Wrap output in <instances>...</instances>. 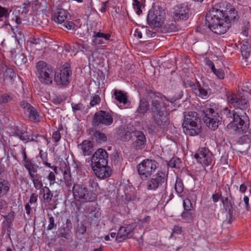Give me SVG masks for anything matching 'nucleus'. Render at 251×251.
Wrapping results in <instances>:
<instances>
[{
  "mask_svg": "<svg viewBox=\"0 0 251 251\" xmlns=\"http://www.w3.org/2000/svg\"><path fill=\"white\" fill-rule=\"evenodd\" d=\"M72 191L75 200L80 202L93 201L96 199L91 191L83 184H74Z\"/></svg>",
  "mask_w": 251,
  "mask_h": 251,
  "instance_id": "8",
  "label": "nucleus"
},
{
  "mask_svg": "<svg viewBox=\"0 0 251 251\" xmlns=\"http://www.w3.org/2000/svg\"><path fill=\"white\" fill-rule=\"evenodd\" d=\"M25 113L27 114L28 117L31 121L36 122L39 121V115L34 107L32 106Z\"/></svg>",
  "mask_w": 251,
  "mask_h": 251,
  "instance_id": "34",
  "label": "nucleus"
},
{
  "mask_svg": "<svg viewBox=\"0 0 251 251\" xmlns=\"http://www.w3.org/2000/svg\"><path fill=\"white\" fill-rule=\"evenodd\" d=\"M81 147V149L83 155H89L93 151V146L90 141L84 140L82 143L78 145Z\"/></svg>",
  "mask_w": 251,
  "mask_h": 251,
  "instance_id": "28",
  "label": "nucleus"
},
{
  "mask_svg": "<svg viewBox=\"0 0 251 251\" xmlns=\"http://www.w3.org/2000/svg\"><path fill=\"white\" fill-rule=\"evenodd\" d=\"M224 15L212 7L205 16L208 28L216 34L221 35L228 30V25L224 21Z\"/></svg>",
  "mask_w": 251,
  "mask_h": 251,
  "instance_id": "3",
  "label": "nucleus"
},
{
  "mask_svg": "<svg viewBox=\"0 0 251 251\" xmlns=\"http://www.w3.org/2000/svg\"><path fill=\"white\" fill-rule=\"evenodd\" d=\"M72 108L73 109V111L74 112H76L77 111L82 110L84 107L83 105L81 103H72L71 104Z\"/></svg>",
  "mask_w": 251,
  "mask_h": 251,
  "instance_id": "49",
  "label": "nucleus"
},
{
  "mask_svg": "<svg viewBox=\"0 0 251 251\" xmlns=\"http://www.w3.org/2000/svg\"><path fill=\"white\" fill-rule=\"evenodd\" d=\"M36 74L40 82L46 85L52 84L55 72L51 66L40 61L36 63Z\"/></svg>",
  "mask_w": 251,
  "mask_h": 251,
  "instance_id": "5",
  "label": "nucleus"
},
{
  "mask_svg": "<svg viewBox=\"0 0 251 251\" xmlns=\"http://www.w3.org/2000/svg\"><path fill=\"white\" fill-rule=\"evenodd\" d=\"M165 27L166 28V31L169 32H174L177 29L176 25L172 23L171 24H168Z\"/></svg>",
  "mask_w": 251,
  "mask_h": 251,
  "instance_id": "58",
  "label": "nucleus"
},
{
  "mask_svg": "<svg viewBox=\"0 0 251 251\" xmlns=\"http://www.w3.org/2000/svg\"><path fill=\"white\" fill-rule=\"evenodd\" d=\"M135 224H131L126 226H121L117 233L116 240L117 242H121L127 238H131L133 235V231L135 228Z\"/></svg>",
  "mask_w": 251,
  "mask_h": 251,
  "instance_id": "21",
  "label": "nucleus"
},
{
  "mask_svg": "<svg viewBox=\"0 0 251 251\" xmlns=\"http://www.w3.org/2000/svg\"><path fill=\"white\" fill-rule=\"evenodd\" d=\"M195 158L203 166H209L213 161L212 152L206 148H200L195 154Z\"/></svg>",
  "mask_w": 251,
  "mask_h": 251,
  "instance_id": "18",
  "label": "nucleus"
},
{
  "mask_svg": "<svg viewBox=\"0 0 251 251\" xmlns=\"http://www.w3.org/2000/svg\"><path fill=\"white\" fill-rule=\"evenodd\" d=\"M48 179L49 180L50 185L54 184L55 180L54 173L50 172L48 176Z\"/></svg>",
  "mask_w": 251,
  "mask_h": 251,
  "instance_id": "59",
  "label": "nucleus"
},
{
  "mask_svg": "<svg viewBox=\"0 0 251 251\" xmlns=\"http://www.w3.org/2000/svg\"><path fill=\"white\" fill-rule=\"evenodd\" d=\"M5 69L3 73L4 80H9L12 83L14 78L16 76V74L13 69L8 68L6 65H5Z\"/></svg>",
  "mask_w": 251,
  "mask_h": 251,
  "instance_id": "33",
  "label": "nucleus"
},
{
  "mask_svg": "<svg viewBox=\"0 0 251 251\" xmlns=\"http://www.w3.org/2000/svg\"><path fill=\"white\" fill-rule=\"evenodd\" d=\"M190 9L186 3L177 4L173 8L172 17L174 21L186 20L189 18Z\"/></svg>",
  "mask_w": 251,
  "mask_h": 251,
  "instance_id": "14",
  "label": "nucleus"
},
{
  "mask_svg": "<svg viewBox=\"0 0 251 251\" xmlns=\"http://www.w3.org/2000/svg\"><path fill=\"white\" fill-rule=\"evenodd\" d=\"M219 78L222 79L224 78L225 74L224 71L221 69H216V71L213 72Z\"/></svg>",
  "mask_w": 251,
  "mask_h": 251,
  "instance_id": "60",
  "label": "nucleus"
},
{
  "mask_svg": "<svg viewBox=\"0 0 251 251\" xmlns=\"http://www.w3.org/2000/svg\"><path fill=\"white\" fill-rule=\"evenodd\" d=\"M48 216L49 217V224L47 229L48 230H51L52 229L56 228L57 225L55 223V214H54L53 215H52L51 214L48 213Z\"/></svg>",
  "mask_w": 251,
  "mask_h": 251,
  "instance_id": "43",
  "label": "nucleus"
},
{
  "mask_svg": "<svg viewBox=\"0 0 251 251\" xmlns=\"http://www.w3.org/2000/svg\"><path fill=\"white\" fill-rule=\"evenodd\" d=\"M33 183L34 187L35 189L39 190L41 189L43 186V184L42 180V176L39 174H36L34 178H31Z\"/></svg>",
  "mask_w": 251,
  "mask_h": 251,
  "instance_id": "39",
  "label": "nucleus"
},
{
  "mask_svg": "<svg viewBox=\"0 0 251 251\" xmlns=\"http://www.w3.org/2000/svg\"><path fill=\"white\" fill-rule=\"evenodd\" d=\"M113 122V118L109 113L100 110L95 113L92 120V125L95 127L100 128L103 126H110Z\"/></svg>",
  "mask_w": 251,
  "mask_h": 251,
  "instance_id": "13",
  "label": "nucleus"
},
{
  "mask_svg": "<svg viewBox=\"0 0 251 251\" xmlns=\"http://www.w3.org/2000/svg\"><path fill=\"white\" fill-rule=\"evenodd\" d=\"M108 158L106 151L102 148H99L91 157V166L107 165Z\"/></svg>",
  "mask_w": 251,
  "mask_h": 251,
  "instance_id": "20",
  "label": "nucleus"
},
{
  "mask_svg": "<svg viewBox=\"0 0 251 251\" xmlns=\"http://www.w3.org/2000/svg\"><path fill=\"white\" fill-rule=\"evenodd\" d=\"M181 217L185 221L189 222L193 220V214L188 211H186L182 212Z\"/></svg>",
  "mask_w": 251,
  "mask_h": 251,
  "instance_id": "45",
  "label": "nucleus"
},
{
  "mask_svg": "<svg viewBox=\"0 0 251 251\" xmlns=\"http://www.w3.org/2000/svg\"><path fill=\"white\" fill-rule=\"evenodd\" d=\"M89 186L92 188V191L97 190V188L99 187L98 182L93 179H90L89 181Z\"/></svg>",
  "mask_w": 251,
  "mask_h": 251,
  "instance_id": "53",
  "label": "nucleus"
},
{
  "mask_svg": "<svg viewBox=\"0 0 251 251\" xmlns=\"http://www.w3.org/2000/svg\"><path fill=\"white\" fill-rule=\"evenodd\" d=\"M133 1V5L134 8L137 9V14L140 15L142 12L141 10L142 6L143 5V3L145 0H132Z\"/></svg>",
  "mask_w": 251,
  "mask_h": 251,
  "instance_id": "44",
  "label": "nucleus"
},
{
  "mask_svg": "<svg viewBox=\"0 0 251 251\" xmlns=\"http://www.w3.org/2000/svg\"><path fill=\"white\" fill-rule=\"evenodd\" d=\"M176 192L178 193H181L183 191V184L181 180H177L175 186Z\"/></svg>",
  "mask_w": 251,
  "mask_h": 251,
  "instance_id": "46",
  "label": "nucleus"
},
{
  "mask_svg": "<svg viewBox=\"0 0 251 251\" xmlns=\"http://www.w3.org/2000/svg\"><path fill=\"white\" fill-rule=\"evenodd\" d=\"M52 138L54 140V141L55 142H58L61 138V135L59 131L58 130H57L56 131L54 132L52 134Z\"/></svg>",
  "mask_w": 251,
  "mask_h": 251,
  "instance_id": "62",
  "label": "nucleus"
},
{
  "mask_svg": "<svg viewBox=\"0 0 251 251\" xmlns=\"http://www.w3.org/2000/svg\"><path fill=\"white\" fill-rule=\"evenodd\" d=\"M63 26L67 29H72L75 27V24L72 22L66 21Z\"/></svg>",
  "mask_w": 251,
  "mask_h": 251,
  "instance_id": "61",
  "label": "nucleus"
},
{
  "mask_svg": "<svg viewBox=\"0 0 251 251\" xmlns=\"http://www.w3.org/2000/svg\"><path fill=\"white\" fill-rule=\"evenodd\" d=\"M189 86L192 88L195 95L201 99H206L212 94L211 90L208 84L203 82L201 84L199 82H197L196 83L191 82Z\"/></svg>",
  "mask_w": 251,
  "mask_h": 251,
  "instance_id": "15",
  "label": "nucleus"
},
{
  "mask_svg": "<svg viewBox=\"0 0 251 251\" xmlns=\"http://www.w3.org/2000/svg\"><path fill=\"white\" fill-rule=\"evenodd\" d=\"M15 96L11 92H0V104L4 105L8 102L12 101Z\"/></svg>",
  "mask_w": 251,
  "mask_h": 251,
  "instance_id": "30",
  "label": "nucleus"
},
{
  "mask_svg": "<svg viewBox=\"0 0 251 251\" xmlns=\"http://www.w3.org/2000/svg\"><path fill=\"white\" fill-rule=\"evenodd\" d=\"M3 218L5 220L4 222H7L11 225V222L13 220L14 218V212H10L7 215L3 216Z\"/></svg>",
  "mask_w": 251,
  "mask_h": 251,
  "instance_id": "50",
  "label": "nucleus"
},
{
  "mask_svg": "<svg viewBox=\"0 0 251 251\" xmlns=\"http://www.w3.org/2000/svg\"><path fill=\"white\" fill-rule=\"evenodd\" d=\"M201 122L196 112H189L185 116L182 124L185 133L190 136L199 134L201 132Z\"/></svg>",
  "mask_w": 251,
  "mask_h": 251,
  "instance_id": "4",
  "label": "nucleus"
},
{
  "mask_svg": "<svg viewBox=\"0 0 251 251\" xmlns=\"http://www.w3.org/2000/svg\"><path fill=\"white\" fill-rule=\"evenodd\" d=\"M68 12L63 9H59L53 16V20L57 23L61 24L67 19Z\"/></svg>",
  "mask_w": 251,
  "mask_h": 251,
  "instance_id": "27",
  "label": "nucleus"
},
{
  "mask_svg": "<svg viewBox=\"0 0 251 251\" xmlns=\"http://www.w3.org/2000/svg\"><path fill=\"white\" fill-rule=\"evenodd\" d=\"M168 173L166 171H158L149 178L146 182V188L149 191H155L167 184Z\"/></svg>",
  "mask_w": 251,
  "mask_h": 251,
  "instance_id": "9",
  "label": "nucleus"
},
{
  "mask_svg": "<svg viewBox=\"0 0 251 251\" xmlns=\"http://www.w3.org/2000/svg\"><path fill=\"white\" fill-rule=\"evenodd\" d=\"M145 94L151 102L150 111L153 124L149 125V129L154 133L163 130L165 126L169 124L167 106L163 100L166 97H163L161 93L155 92L153 88L149 86L146 87Z\"/></svg>",
  "mask_w": 251,
  "mask_h": 251,
  "instance_id": "1",
  "label": "nucleus"
},
{
  "mask_svg": "<svg viewBox=\"0 0 251 251\" xmlns=\"http://www.w3.org/2000/svg\"><path fill=\"white\" fill-rule=\"evenodd\" d=\"M74 48L76 50V52L79 51H83L84 49L87 50V49L84 46L83 44H81L79 43H75Z\"/></svg>",
  "mask_w": 251,
  "mask_h": 251,
  "instance_id": "54",
  "label": "nucleus"
},
{
  "mask_svg": "<svg viewBox=\"0 0 251 251\" xmlns=\"http://www.w3.org/2000/svg\"><path fill=\"white\" fill-rule=\"evenodd\" d=\"M132 134V143L131 148L136 151L143 150L146 147L147 142L145 134L139 130L133 131Z\"/></svg>",
  "mask_w": 251,
  "mask_h": 251,
  "instance_id": "19",
  "label": "nucleus"
},
{
  "mask_svg": "<svg viewBox=\"0 0 251 251\" xmlns=\"http://www.w3.org/2000/svg\"><path fill=\"white\" fill-rule=\"evenodd\" d=\"M115 99L118 102L119 106L121 108H126L129 105L126 93L120 90H115L114 92Z\"/></svg>",
  "mask_w": 251,
  "mask_h": 251,
  "instance_id": "24",
  "label": "nucleus"
},
{
  "mask_svg": "<svg viewBox=\"0 0 251 251\" xmlns=\"http://www.w3.org/2000/svg\"><path fill=\"white\" fill-rule=\"evenodd\" d=\"M249 22H246L245 23H244V25L242 27V33L244 35V36H248V30H249V26H250L249 25Z\"/></svg>",
  "mask_w": 251,
  "mask_h": 251,
  "instance_id": "56",
  "label": "nucleus"
},
{
  "mask_svg": "<svg viewBox=\"0 0 251 251\" xmlns=\"http://www.w3.org/2000/svg\"><path fill=\"white\" fill-rule=\"evenodd\" d=\"M60 170L63 173V178L66 186L70 188V186H72L73 180L71 177V171L69 167L67 165L66 163L64 162L62 164Z\"/></svg>",
  "mask_w": 251,
  "mask_h": 251,
  "instance_id": "25",
  "label": "nucleus"
},
{
  "mask_svg": "<svg viewBox=\"0 0 251 251\" xmlns=\"http://www.w3.org/2000/svg\"><path fill=\"white\" fill-rule=\"evenodd\" d=\"M11 184L9 181H4L3 183L0 182V197L2 195L7 194L9 190Z\"/></svg>",
  "mask_w": 251,
  "mask_h": 251,
  "instance_id": "37",
  "label": "nucleus"
},
{
  "mask_svg": "<svg viewBox=\"0 0 251 251\" xmlns=\"http://www.w3.org/2000/svg\"><path fill=\"white\" fill-rule=\"evenodd\" d=\"M166 13L163 7L155 5L149 10L147 22L151 27H159L162 25L165 19Z\"/></svg>",
  "mask_w": 251,
  "mask_h": 251,
  "instance_id": "6",
  "label": "nucleus"
},
{
  "mask_svg": "<svg viewBox=\"0 0 251 251\" xmlns=\"http://www.w3.org/2000/svg\"><path fill=\"white\" fill-rule=\"evenodd\" d=\"M96 176L100 179L109 177L111 174V170L107 165H96L91 166Z\"/></svg>",
  "mask_w": 251,
  "mask_h": 251,
  "instance_id": "22",
  "label": "nucleus"
},
{
  "mask_svg": "<svg viewBox=\"0 0 251 251\" xmlns=\"http://www.w3.org/2000/svg\"><path fill=\"white\" fill-rule=\"evenodd\" d=\"M92 138L97 144H101L102 143L107 142V137L106 134L99 130L95 131L92 135Z\"/></svg>",
  "mask_w": 251,
  "mask_h": 251,
  "instance_id": "31",
  "label": "nucleus"
},
{
  "mask_svg": "<svg viewBox=\"0 0 251 251\" xmlns=\"http://www.w3.org/2000/svg\"><path fill=\"white\" fill-rule=\"evenodd\" d=\"M100 97L97 95H95L93 97V99L91 100L90 104L92 106H94L98 104L100 102Z\"/></svg>",
  "mask_w": 251,
  "mask_h": 251,
  "instance_id": "55",
  "label": "nucleus"
},
{
  "mask_svg": "<svg viewBox=\"0 0 251 251\" xmlns=\"http://www.w3.org/2000/svg\"><path fill=\"white\" fill-rule=\"evenodd\" d=\"M230 199L226 196V197L221 196V200L225 210L227 212L229 219L228 221V223H231L233 218V214L236 212L239 211L238 207L240 206L242 202L241 197L239 199H235L232 197L230 195Z\"/></svg>",
  "mask_w": 251,
  "mask_h": 251,
  "instance_id": "12",
  "label": "nucleus"
},
{
  "mask_svg": "<svg viewBox=\"0 0 251 251\" xmlns=\"http://www.w3.org/2000/svg\"><path fill=\"white\" fill-rule=\"evenodd\" d=\"M231 6V5L230 3L226 1H221L216 3L212 7L217 11L220 12V13H222L223 15H225V13L227 12Z\"/></svg>",
  "mask_w": 251,
  "mask_h": 251,
  "instance_id": "32",
  "label": "nucleus"
},
{
  "mask_svg": "<svg viewBox=\"0 0 251 251\" xmlns=\"http://www.w3.org/2000/svg\"><path fill=\"white\" fill-rule=\"evenodd\" d=\"M158 165V163L155 160L150 159L143 160L136 166L140 178L143 180H147L156 171Z\"/></svg>",
  "mask_w": 251,
  "mask_h": 251,
  "instance_id": "7",
  "label": "nucleus"
},
{
  "mask_svg": "<svg viewBox=\"0 0 251 251\" xmlns=\"http://www.w3.org/2000/svg\"><path fill=\"white\" fill-rule=\"evenodd\" d=\"M221 117L222 120L223 119L224 122H229L227 127L231 128L232 131H243L248 126L247 115L245 112L239 114L238 112L225 107L222 111Z\"/></svg>",
  "mask_w": 251,
  "mask_h": 251,
  "instance_id": "2",
  "label": "nucleus"
},
{
  "mask_svg": "<svg viewBox=\"0 0 251 251\" xmlns=\"http://www.w3.org/2000/svg\"><path fill=\"white\" fill-rule=\"evenodd\" d=\"M42 192L44 194L43 199L45 202L50 201L52 198V194L48 187L45 186L43 189Z\"/></svg>",
  "mask_w": 251,
  "mask_h": 251,
  "instance_id": "40",
  "label": "nucleus"
},
{
  "mask_svg": "<svg viewBox=\"0 0 251 251\" xmlns=\"http://www.w3.org/2000/svg\"><path fill=\"white\" fill-rule=\"evenodd\" d=\"M226 95L227 101L234 107L241 110H245L248 108V101L244 97L237 95L230 92H227Z\"/></svg>",
  "mask_w": 251,
  "mask_h": 251,
  "instance_id": "16",
  "label": "nucleus"
},
{
  "mask_svg": "<svg viewBox=\"0 0 251 251\" xmlns=\"http://www.w3.org/2000/svg\"><path fill=\"white\" fill-rule=\"evenodd\" d=\"M148 109H150L148 102L144 99L141 100L137 109L138 112L144 114L146 113Z\"/></svg>",
  "mask_w": 251,
  "mask_h": 251,
  "instance_id": "36",
  "label": "nucleus"
},
{
  "mask_svg": "<svg viewBox=\"0 0 251 251\" xmlns=\"http://www.w3.org/2000/svg\"><path fill=\"white\" fill-rule=\"evenodd\" d=\"M13 135L25 142L34 140L32 136L29 134L27 131L25 130H17L14 132Z\"/></svg>",
  "mask_w": 251,
  "mask_h": 251,
  "instance_id": "29",
  "label": "nucleus"
},
{
  "mask_svg": "<svg viewBox=\"0 0 251 251\" xmlns=\"http://www.w3.org/2000/svg\"><path fill=\"white\" fill-rule=\"evenodd\" d=\"M110 37V35L109 34H104L100 31H95L92 36L93 43L95 46L104 44L103 40L108 41L109 40Z\"/></svg>",
  "mask_w": 251,
  "mask_h": 251,
  "instance_id": "26",
  "label": "nucleus"
},
{
  "mask_svg": "<svg viewBox=\"0 0 251 251\" xmlns=\"http://www.w3.org/2000/svg\"><path fill=\"white\" fill-rule=\"evenodd\" d=\"M20 106L24 109L25 113H26L32 106L26 101L23 100L20 102Z\"/></svg>",
  "mask_w": 251,
  "mask_h": 251,
  "instance_id": "51",
  "label": "nucleus"
},
{
  "mask_svg": "<svg viewBox=\"0 0 251 251\" xmlns=\"http://www.w3.org/2000/svg\"><path fill=\"white\" fill-rule=\"evenodd\" d=\"M66 226L65 227H63L64 230H67V231H70L72 228V223L70 220L67 219L66 222Z\"/></svg>",
  "mask_w": 251,
  "mask_h": 251,
  "instance_id": "63",
  "label": "nucleus"
},
{
  "mask_svg": "<svg viewBox=\"0 0 251 251\" xmlns=\"http://www.w3.org/2000/svg\"><path fill=\"white\" fill-rule=\"evenodd\" d=\"M247 120L248 121V126L246 128V129H245V130H243V131H233L235 134H244V135L245 136L246 138L248 139L250 141L251 140V129H249V126H250V121L249 120V118L247 116Z\"/></svg>",
  "mask_w": 251,
  "mask_h": 251,
  "instance_id": "41",
  "label": "nucleus"
},
{
  "mask_svg": "<svg viewBox=\"0 0 251 251\" xmlns=\"http://www.w3.org/2000/svg\"><path fill=\"white\" fill-rule=\"evenodd\" d=\"M14 62L17 65H21L27 62V58L22 52H19L14 56Z\"/></svg>",
  "mask_w": 251,
  "mask_h": 251,
  "instance_id": "35",
  "label": "nucleus"
},
{
  "mask_svg": "<svg viewBox=\"0 0 251 251\" xmlns=\"http://www.w3.org/2000/svg\"><path fill=\"white\" fill-rule=\"evenodd\" d=\"M132 133L126 130H121L119 132V135L121 139L123 141H127L132 138Z\"/></svg>",
  "mask_w": 251,
  "mask_h": 251,
  "instance_id": "38",
  "label": "nucleus"
},
{
  "mask_svg": "<svg viewBox=\"0 0 251 251\" xmlns=\"http://www.w3.org/2000/svg\"><path fill=\"white\" fill-rule=\"evenodd\" d=\"M238 142L240 144H243L246 143L250 142V141L246 138L244 135H243L238 139Z\"/></svg>",
  "mask_w": 251,
  "mask_h": 251,
  "instance_id": "64",
  "label": "nucleus"
},
{
  "mask_svg": "<svg viewBox=\"0 0 251 251\" xmlns=\"http://www.w3.org/2000/svg\"><path fill=\"white\" fill-rule=\"evenodd\" d=\"M239 17L238 15L237 11L235 8L231 5L225 13L224 17V21L226 22L228 25V29L230 26V23L232 21H238Z\"/></svg>",
  "mask_w": 251,
  "mask_h": 251,
  "instance_id": "23",
  "label": "nucleus"
},
{
  "mask_svg": "<svg viewBox=\"0 0 251 251\" xmlns=\"http://www.w3.org/2000/svg\"><path fill=\"white\" fill-rule=\"evenodd\" d=\"M168 173L166 171H158L149 178L146 182V188L149 191H155L167 184Z\"/></svg>",
  "mask_w": 251,
  "mask_h": 251,
  "instance_id": "10",
  "label": "nucleus"
},
{
  "mask_svg": "<svg viewBox=\"0 0 251 251\" xmlns=\"http://www.w3.org/2000/svg\"><path fill=\"white\" fill-rule=\"evenodd\" d=\"M11 226V224L8 223L7 222L3 221L2 224V231H4V232H5V230H7V234H9L10 231L9 230V228Z\"/></svg>",
  "mask_w": 251,
  "mask_h": 251,
  "instance_id": "57",
  "label": "nucleus"
},
{
  "mask_svg": "<svg viewBox=\"0 0 251 251\" xmlns=\"http://www.w3.org/2000/svg\"><path fill=\"white\" fill-rule=\"evenodd\" d=\"M72 71L68 67L62 68L59 72H54V80L58 85L66 86L70 82Z\"/></svg>",
  "mask_w": 251,
  "mask_h": 251,
  "instance_id": "17",
  "label": "nucleus"
},
{
  "mask_svg": "<svg viewBox=\"0 0 251 251\" xmlns=\"http://www.w3.org/2000/svg\"><path fill=\"white\" fill-rule=\"evenodd\" d=\"M183 205L185 211H190L193 208L191 201L188 199H186L183 200Z\"/></svg>",
  "mask_w": 251,
  "mask_h": 251,
  "instance_id": "48",
  "label": "nucleus"
},
{
  "mask_svg": "<svg viewBox=\"0 0 251 251\" xmlns=\"http://www.w3.org/2000/svg\"><path fill=\"white\" fill-rule=\"evenodd\" d=\"M23 164L26 170L35 165L29 158H28L25 160H23Z\"/></svg>",
  "mask_w": 251,
  "mask_h": 251,
  "instance_id": "52",
  "label": "nucleus"
},
{
  "mask_svg": "<svg viewBox=\"0 0 251 251\" xmlns=\"http://www.w3.org/2000/svg\"><path fill=\"white\" fill-rule=\"evenodd\" d=\"M203 121L206 126L212 130H215L222 122V117L211 108H206L202 111Z\"/></svg>",
  "mask_w": 251,
  "mask_h": 251,
  "instance_id": "11",
  "label": "nucleus"
},
{
  "mask_svg": "<svg viewBox=\"0 0 251 251\" xmlns=\"http://www.w3.org/2000/svg\"><path fill=\"white\" fill-rule=\"evenodd\" d=\"M180 159L176 157H173L167 163L168 166L172 168H179L181 164Z\"/></svg>",
  "mask_w": 251,
  "mask_h": 251,
  "instance_id": "42",
  "label": "nucleus"
},
{
  "mask_svg": "<svg viewBox=\"0 0 251 251\" xmlns=\"http://www.w3.org/2000/svg\"><path fill=\"white\" fill-rule=\"evenodd\" d=\"M38 167V166L37 165H34L27 170L30 178L35 177L36 175L37 174V172Z\"/></svg>",
  "mask_w": 251,
  "mask_h": 251,
  "instance_id": "47",
  "label": "nucleus"
}]
</instances>
